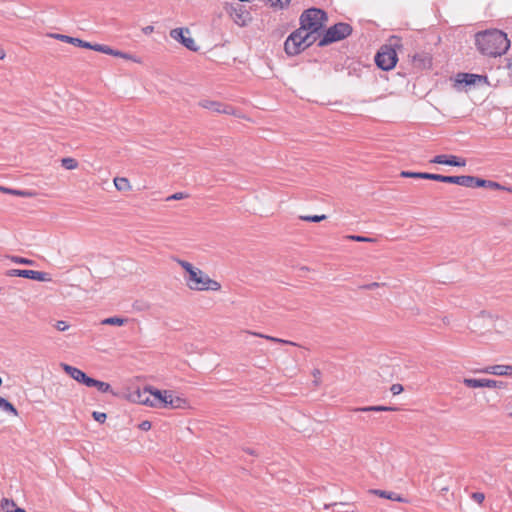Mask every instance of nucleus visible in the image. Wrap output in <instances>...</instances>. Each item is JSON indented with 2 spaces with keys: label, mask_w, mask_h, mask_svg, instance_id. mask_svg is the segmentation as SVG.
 <instances>
[{
  "label": "nucleus",
  "mask_w": 512,
  "mask_h": 512,
  "mask_svg": "<svg viewBox=\"0 0 512 512\" xmlns=\"http://www.w3.org/2000/svg\"><path fill=\"white\" fill-rule=\"evenodd\" d=\"M474 179L475 176L470 175L449 176V183L474 188Z\"/></svg>",
  "instance_id": "nucleus-17"
},
{
  "label": "nucleus",
  "mask_w": 512,
  "mask_h": 512,
  "mask_svg": "<svg viewBox=\"0 0 512 512\" xmlns=\"http://www.w3.org/2000/svg\"><path fill=\"white\" fill-rule=\"evenodd\" d=\"M430 162L435 164H444L456 167H463L466 165V160L464 158H460L455 155L445 154L436 155L433 159L430 160Z\"/></svg>",
  "instance_id": "nucleus-13"
},
{
  "label": "nucleus",
  "mask_w": 512,
  "mask_h": 512,
  "mask_svg": "<svg viewBox=\"0 0 512 512\" xmlns=\"http://www.w3.org/2000/svg\"><path fill=\"white\" fill-rule=\"evenodd\" d=\"M427 180H433L437 182H443V183H449V176L441 175V174H435V173H429L427 176Z\"/></svg>",
  "instance_id": "nucleus-35"
},
{
  "label": "nucleus",
  "mask_w": 512,
  "mask_h": 512,
  "mask_svg": "<svg viewBox=\"0 0 512 512\" xmlns=\"http://www.w3.org/2000/svg\"><path fill=\"white\" fill-rule=\"evenodd\" d=\"M353 29L348 23L339 22L329 27L323 37L318 42L319 47L327 46L331 43L341 41L351 35Z\"/></svg>",
  "instance_id": "nucleus-6"
},
{
  "label": "nucleus",
  "mask_w": 512,
  "mask_h": 512,
  "mask_svg": "<svg viewBox=\"0 0 512 512\" xmlns=\"http://www.w3.org/2000/svg\"><path fill=\"white\" fill-rule=\"evenodd\" d=\"M3 188H4L3 186H0V191H2V192H3Z\"/></svg>",
  "instance_id": "nucleus-57"
},
{
  "label": "nucleus",
  "mask_w": 512,
  "mask_h": 512,
  "mask_svg": "<svg viewBox=\"0 0 512 512\" xmlns=\"http://www.w3.org/2000/svg\"><path fill=\"white\" fill-rule=\"evenodd\" d=\"M477 187H483V188L494 189V190H508V191H511V189L502 186L498 182L491 181V180H485V179H482V178L475 177V179H474V188H477Z\"/></svg>",
  "instance_id": "nucleus-16"
},
{
  "label": "nucleus",
  "mask_w": 512,
  "mask_h": 512,
  "mask_svg": "<svg viewBox=\"0 0 512 512\" xmlns=\"http://www.w3.org/2000/svg\"><path fill=\"white\" fill-rule=\"evenodd\" d=\"M463 383L469 388H505L506 383L503 381H496L493 379H474L464 378Z\"/></svg>",
  "instance_id": "nucleus-8"
},
{
  "label": "nucleus",
  "mask_w": 512,
  "mask_h": 512,
  "mask_svg": "<svg viewBox=\"0 0 512 512\" xmlns=\"http://www.w3.org/2000/svg\"><path fill=\"white\" fill-rule=\"evenodd\" d=\"M231 15L234 16V21L235 23L239 24V25H245V19L243 17V11H242V8L239 7V9L235 8V7H231Z\"/></svg>",
  "instance_id": "nucleus-27"
},
{
  "label": "nucleus",
  "mask_w": 512,
  "mask_h": 512,
  "mask_svg": "<svg viewBox=\"0 0 512 512\" xmlns=\"http://www.w3.org/2000/svg\"><path fill=\"white\" fill-rule=\"evenodd\" d=\"M394 410H396V408L389 407V406H382V405L366 406V407H359V408L354 409V411H356V412H381V411H394Z\"/></svg>",
  "instance_id": "nucleus-20"
},
{
  "label": "nucleus",
  "mask_w": 512,
  "mask_h": 512,
  "mask_svg": "<svg viewBox=\"0 0 512 512\" xmlns=\"http://www.w3.org/2000/svg\"><path fill=\"white\" fill-rule=\"evenodd\" d=\"M187 195H185L184 193L182 192H177V193H174L172 194L171 196L167 197V201H170V200H181V199H184L186 198Z\"/></svg>",
  "instance_id": "nucleus-44"
},
{
  "label": "nucleus",
  "mask_w": 512,
  "mask_h": 512,
  "mask_svg": "<svg viewBox=\"0 0 512 512\" xmlns=\"http://www.w3.org/2000/svg\"><path fill=\"white\" fill-rule=\"evenodd\" d=\"M0 505L5 512H12L15 508H17L15 502L7 498H3Z\"/></svg>",
  "instance_id": "nucleus-32"
},
{
  "label": "nucleus",
  "mask_w": 512,
  "mask_h": 512,
  "mask_svg": "<svg viewBox=\"0 0 512 512\" xmlns=\"http://www.w3.org/2000/svg\"><path fill=\"white\" fill-rule=\"evenodd\" d=\"M126 322H127V319H126V318H121V317H117V316L109 317V318H105L104 320H102V324H103V325H117V326H122V325H124Z\"/></svg>",
  "instance_id": "nucleus-28"
},
{
  "label": "nucleus",
  "mask_w": 512,
  "mask_h": 512,
  "mask_svg": "<svg viewBox=\"0 0 512 512\" xmlns=\"http://www.w3.org/2000/svg\"><path fill=\"white\" fill-rule=\"evenodd\" d=\"M480 372L495 375V371L493 370V365L487 366V367L481 369Z\"/></svg>",
  "instance_id": "nucleus-48"
},
{
  "label": "nucleus",
  "mask_w": 512,
  "mask_h": 512,
  "mask_svg": "<svg viewBox=\"0 0 512 512\" xmlns=\"http://www.w3.org/2000/svg\"><path fill=\"white\" fill-rule=\"evenodd\" d=\"M303 32L304 31L298 28L287 37L284 43V50L287 55L295 56L305 50L303 43L304 38H301Z\"/></svg>",
  "instance_id": "nucleus-7"
},
{
  "label": "nucleus",
  "mask_w": 512,
  "mask_h": 512,
  "mask_svg": "<svg viewBox=\"0 0 512 512\" xmlns=\"http://www.w3.org/2000/svg\"><path fill=\"white\" fill-rule=\"evenodd\" d=\"M92 417L94 418L95 421L99 423H104L107 418V415L103 412L94 411L92 413Z\"/></svg>",
  "instance_id": "nucleus-39"
},
{
  "label": "nucleus",
  "mask_w": 512,
  "mask_h": 512,
  "mask_svg": "<svg viewBox=\"0 0 512 512\" xmlns=\"http://www.w3.org/2000/svg\"><path fill=\"white\" fill-rule=\"evenodd\" d=\"M94 384H91L90 387H96L98 391L102 393H107L111 391V385L107 382L99 381L93 378Z\"/></svg>",
  "instance_id": "nucleus-29"
},
{
  "label": "nucleus",
  "mask_w": 512,
  "mask_h": 512,
  "mask_svg": "<svg viewBox=\"0 0 512 512\" xmlns=\"http://www.w3.org/2000/svg\"><path fill=\"white\" fill-rule=\"evenodd\" d=\"M87 49H92V50L102 52V53H105L108 55L113 52L112 48H110L109 46H106V45H101V44H91V47H88Z\"/></svg>",
  "instance_id": "nucleus-34"
},
{
  "label": "nucleus",
  "mask_w": 512,
  "mask_h": 512,
  "mask_svg": "<svg viewBox=\"0 0 512 512\" xmlns=\"http://www.w3.org/2000/svg\"><path fill=\"white\" fill-rule=\"evenodd\" d=\"M315 33L316 32H312L310 30H304L302 33L301 38H304L303 43L305 49L310 47L316 41V37L314 36Z\"/></svg>",
  "instance_id": "nucleus-24"
},
{
  "label": "nucleus",
  "mask_w": 512,
  "mask_h": 512,
  "mask_svg": "<svg viewBox=\"0 0 512 512\" xmlns=\"http://www.w3.org/2000/svg\"><path fill=\"white\" fill-rule=\"evenodd\" d=\"M7 276L10 277H22L36 281H47L48 275L45 272L26 270V269H11L7 271Z\"/></svg>",
  "instance_id": "nucleus-9"
},
{
  "label": "nucleus",
  "mask_w": 512,
  "mask_h": 512,
  "mask_svg": "<svg viewBox=\"0 0 512 512\" xmlns=\"http://www.w3.org/2000/svg\"><path fill=\"white\" fill-rule=\"evenodd\" d=\"M186 282L190 289L197 291H218L221 288L219 282L211 279L198 268L187 277Z\"/></svg>",
  "instance_id": "nucleus-5"
},
{
  "label": "nucleus",
  "mask_w": 512,
  "mask_h": 512,
  "mask_svg": "<svg viewBox=\"0 0 512 512\" xmlns=\"http://www.w3.org/2000/svg\"><path fill=\"white\" fill-rule=\"evenodd\" d=\"M320 375H321L320 370L315 369V370H314V372H313V376H314L316 379H318Z\"/></svg>",
  "instance_id": "nucleus-51"
},
{
  "label": "nucleus",
  "mask_w": 512,
  "mask_h": 512,
  "mask_svg": "<svg viewBox=\"0 0 512 512\" xmlns=\"http://www.w3.org/2000/svg\"><path fill=\"white\" fill-rule=\"evenodd\" d=\"M300 29L318 32L322 29L325 22L328 20L327 14L324 10L319 8H309L305 10L300 16Z\"/></svg>",
  "instance_id": "nucleus-3"
},
{
  "label": "nucleus",
  "mask_w": 512,
  "mask_h": 512,
  "mask_svg": "<svg viewBox=\"0 0 512 512\" xmlns=\"http://www.w3.org/2000/svg\"><path fill=\"white\" fill-rule=\"evenodd\" d=\"M254 335H256V333H254ZM257 336L263 337V338H265L267 340H270V341H273V342H279V343H284V344H288L289 343L286 340L275 338V337L268 336V335L257 334Z\"/></svg>",
  "instance_id": "nucleus-42"
},
{
  "label": "nucleus",
  "mask_w": 512,
  "mask_h": 512,
  "mask_svg": "<svg viewBox=\"0 0 512 512\" xmlns=\"http://www.w3.org/2000/svg\"><path fill=\"white\" fill-rule=\"evenodd\" d=\"M188 407V402L186 399L175 396L173 394L172 398L169 400V408L171 409H185Z\"/></svg>",
  "instance_id": "nucleus-19"
},
{
  "label": "nucleus",
  "mask_w": 512,
  "mask_h": 512,
  "mask_svg": "<svg viewBox=\"0 0 512 512\" xmlns=\"http://www.w3.org/2000/svg\"><path fill=\"white\" fill-rule=\"evenodd\" d=\"M270 7L274 9H285L289 6L291 0H267Z\"/></svg>",
  "instance_id": "nucleus-30"
},
{
  "label": "nucleus",
  "mask_w": 512,
  "mask_h": 512,
  "mask_svg": "<svg viewBox=\"0 0 512 512\" xmlns=\"http://www.w3.org/2000/svg\"><path fill=\"white\" fill-rule=\"evenodd\" d=\"M139 429H141L142 431H148L151 429V422L145 420V421H142L140 424H139Z\"/></svg>",
  "instance_id": "nucleus-46"
},
{
  "label": "nucleus",
  "mask_w": 512,
  "mask_h": 512,
  "mask_svg": "<svg viewBox=\"0 0 512 512\" xmlns=\"http://www.w3.org/2000/svg\"><path fill=\"white\" fill-rule=\"evenodd\" d=\"M475 45L482 55L497 57L507 52L510 41L506 33L492 29L476 33Z\"/></svg>",
  "instance_id": "nucleus-1"
},
{
  "label": "nucleus",
  "mask_w": 512,
  "mask_h": 512,
  "mask_svg": "<svg viewBox=\"0 0 512 512\" xmlns=\"http://www.w3.org/2000/svg\"><path fill=\"white\" fill-rule=\"evenodd\" d=\"M373 493L378 495L381 498H386V499H390V500H394V501H398V502L404 501V499L401 496L397 495L394 492L377 489V490H373Z\"/></svg>",
  "instance_id": "nucleus-22"
},
{
  "label": "nucleus",
  "mask_w": 512,
  "mask_h": 512,
  "mask_svg": "<svg viewBox=\"0 0 512 512\" xmlns=\"http://www.w3.org/2000/svg\"><path fill=\"white\" fill-rule=\"evenodd\" d=\"M62 367L64 371L75 381L90 387L91 384H94L93 378L89 377L86 373H84L82 370L73 367L68 364H62Z\"/></svg>",
  "instance_id": "nucleus-10"
},
{
  "label": "nucleus",
  "mask_w": 512,
  "mask_h": 512,
  "mask_svg": "<svg viewBox=\"0 0 512 512\" xmlns=\"http://www.w3.org/2000/svg\"><path fill=\"white\" fill-rule=\"evenodd\" d=\"M5 56H6V52H5V50H4V49H2V48H0V59H1V60H2V59H4V58H5Z\"/></svg>",
  "instance_id": "nucleus-52"
},
{
  "label": "nucleus",
  "mask_w": 512,
  "mask_h": 512,
  "mask_svg": "<svg viewBox=\"0 0 512 512\" xmlns=\"http://www.w3.org/2000/svg\"><path fill=\"white\" fill-rule=\"evenodd\" d=\"M12 512H27L26 510H24L23 508H15Z\"/></svg>",
  "instance_id": "nucleus-55"
},
{
  "label": "nucleus",
  "mask_w": 512,
  "mask_h": 512,
  "mask_svg": "<svg viewBox=\"0 0 512 512\" xmlns=\"http://www.w3.org/2000/svg\"><path fill=\"white\" fill-rule=\"evenodd\" d=\"M507 413L510 417H512V404L507 406Z\"/></svg>",
  "instance_id": "nucleus-53"
},
{
  "label": "nucleus",
  "mask_w": 512,
  "mask_h": 512,
  "mask_svg": "<svg viewBox=\"0 0 512 512\" xmlns=\"http://www.w3.org/2000/svg\"><path fill=\"white\" fill-rule=\"evenodd\" d=\"M245 452H247L250 455H256L255 451L250 448L245 449Z\"/></svg>",
  "instance_id": "nucleus-54"
},
{
  "label": "nucleus",
  "mask_w": 512,
  "mask_h": 512,
  "mask_svg": "<svg viewBox=\"0 0 512 512\" xmlns=\"http://www.w3.org/2000/svg\"><path fill=\"white\" fill-rule=\"evenodd\" d=\"M338 503H333V504H325L324 505V509H329L331 506H336Z\"/></svg>",
  "instance_id": "nucleus-56"
},
{
  "label": "nucleus",
  "mask_w": 512,
  "mask_h": 512,
  "mask_svg": "<svg viewBox=\"0 0 512 512\" xmlns=\"http://www.w3.org/2000/svg\"><path fill=\"white\" fill-rule=\"evenodd\" d=\"M378 286H379V283L373 282V283H370V284L362 286V288L366 289V290H373V289H375Z\"/></svg>",
  "instance_id": "nucleus-49"
},
{
  "label": "nucleus",
  "mask_w": 512,
  "mask_h": 512,
  "mask_svg": "<svg viewBox=\"0 0 512 512\" xmlns=\"http://www.w3.org/2000/svg\"><path fill=\"white\" fill-rule=\"evenodd\" d=\"M173 392L170 390H158L146 386L142 390H137L131 395L133 401L156 408H169V400Z\"/></svg>",
  "instance_id": "nucleus-2"
},
{
  "label": "nucleus",
  "mask_w": 512,
  "mask_h": 512,
  "mask_svg": "<svg viewBox=\"0 0 512 512\" xmlns=\"http://www.w3.org/2000/svg\"><path fill=\"white\" fill-rule=\"evenodd\" d=\"M55 37L63 42H67V43H71L75 46H78V47H83V48H88V47H91V43L90 42H86L84 40H81L79 38H74V37H71V36H68V35H62V34H57L55 35Z\"/></svg>",
  "instance_id": "nucleus-18"
},
{
  "label": "nucleus",
  "mask_w": 512,
  "mask_h": 512,
  "mask_svg": "<svg viewBox=\"0 0 512 512\" xmlns=\"http://www.w3.org/2000/svg\"><path fill=\"white\" fill-rule=\"evenodd\" d=\"M61 165L67 170H73L78 167V162L74 158L67 157L61 160Z\"/></svg>",
  "instance_id": "nucleus-31"
},
{
  "label": "nucleus",
  "mask_w": 512,
  "mask_h": 512,
  "mask_svg": "<svg viewBox=\"0 0 512 512\" xmlns=\"http://www.w3.org/2000/svg\"><path fill=\"white\" fill-rule=\"evenodd\" d=\"M347 238L352 241H357V242H374L375 241L373 238L360 236V235H349V236H347Z\"/></svg>",
  "instance_id": "nucleus-38"
},
{
  "label": "nucleus",
  "mask_w": 512,
  "mask_h": 512,
  "mask_svg": "<svg viewBox=\"0 0 512 512\" xmlns=\"http://www.w3.org/2000/svg\"><path fill=\"white\" fill-rule=\"evenodd\" d=\"M506 367H507V369H506L505 376H512V366L506 365Z\"/></svg>",
  "instance_id": "nucleus-50"
},
{
  "label": "nucleus",
  "mask_w": 512,
  "mask_h": 512,
  "mask_svg": "<svg viewBox=\"0 0 512 512\" xmlns=\"http://www.w3.org/2000/svg\"><path fill=\"white\" fill-rule=\"evenodd\" d=\"M428 172H412V171H402L400 173L401 177L404 178H415V179H426L428 176Z\"/></svg>",
  "instance_id": "nucleus-26"
},
{
  "label": "nucleus",
  "mask_w": 512,
  "mask_h": 512,
  "mask_svg": "<svg viewBox=\"0 0 512 512\" xmlns=\"http://www.w3.org/2000/svg\"><path fill=\"white\" fill-rule=\"evenodd\" d=\"M391 41H395V43L383 45L375 55L376 65L384 71L393 69L398 60L394 47L399 46L400 40L397 37H393Z\"/></svg>",
  "instance_id": "nucleus-4"
},
{
  "label": "nucleus",
  "mask_w": 512,
  "mask_h": 512,
  "mask_svg": "<svg viewBox=\"0 0 512 512\" xmlns=\"http://www.w3.org/2000/svg\"><path fill=\"white\" fill-rule=\"evenodd\" d=\"M55 328L58 331H66L69 328V324L66 321L59 320L56 322Z\"/></svg>",
  "instance_id": "nucleus-41"
},
{
  "label": "nucleus",
  "mask_w": 512,
  "mask_h": 512,
  "mask_svg": "<svg viewBox=\"0 0 512 512\" xmlns=\"http://www.w3.org/2000/svg\"><path fill=\"white\" fill-rule=\"evenodd\" d=\"M179 264L188 273V276H190L192 272H194L197 269L191 263L184 260H179Z\"/></svg>",
  "instance_id": "nucleus-37"
},
{
  "label": "nucleus",
  "mask_w": 512,
  "mask_h": 512,
  "mask_svg": "<svg viewBox=\"0 0 512 512\" xmlns=\"http://www.w3.org/2000/svg\"><path fill=\"white\" fill-rule=\"evenodd\" d=\"M412 64L417 69H429L432 66V56L428 52H418L412 57Z\"/></svg>",
  "instance_id": "nucleus-14"
},
{
  "label": "nucleus",
  "mask_w": 512,
  "mask_h": 512,
  "mask_svg": "<svg viewBox=\"0 0 512 512\" xmlns=\"http://www.w3.org/2000/svg\"><path fill=\"white\" fill-rule=\"evenodd\" d=\"M3 192L19 197H32L34 195V193L29 190H17L12 188H3Z\"/></svg>",
  "instance_id": "nucleus-25"
},
{
  "label": "nucleus",
  "mask_w": 512,
  "mask_h": 512,
  "mask_svg": "<svg viewBox=\"0 0 512 512\" xmlns=\"http://www.w3.org/2000/svg\"><path fill=\"white\" fill-rule=\"evenodd\" d=\"M457 82L466 86H476L488 83L487 76L473 73H459Z\"/></svg>",
  "instance_id": "nucleus-12"
},
{
  "label": "nucleus",
  "mask_w": 512,
  "mask_h": 512,
  "mask_svg": "<svg viewBox=\"0 0 512 512\" xmlns=\"http://www.w3.org/2000/svg\"><path fill=\"white\" fill-rule=\"evenodd\" d=\"M109 55H113V56L121 57V58H128V55L126 53L118 51V50H114V49H113V52L110 53Z\"/></svg>",
  "instance_id": "nucleus-47"
},
{
  "label": "nucleus",
  "mask_w": 512,
  "mask_h": 512,
  "mask_svg": "<svg viewBox=\"0 0 512 512\" xmlns=\"http://www.w3.org/2000/svg\"><path fill=\"white\" fill-rule=\"evenodd\" d=\"M393 395H398L403 391V386L401 384H393L390 388Z\"/></svg>",
  "instance_id": "nucleus-45"
},
{
  "label": "nucleus",
  "mask_w": 512,
  "mask_h": 512,
  "mask_svg": "<svg viewBox=\"0 0 512 512\" xmlns=\"http://www.w3.org/2000/svg\"><path fill=\"white\" fill-rule=\"evenodd\" d=\"M185 34H189L188 29L175 28V29H172L170 32V36L173 39L182 43L187 49H189L191 51H196L197 47H196L194 39L191 38L190 36H186Z\"/></svg>",
  "instance_id": "nucleus-11"
},
{
  "label": "nucleus",
  "mask_w": 512,
  "mask_h": 512,
  "mask_svg": "<svg viewBox=\"0 0 512 512\" xmlns=\"http://www.w3.org/2000/svg\"><path fill=\"white\" fill-rule=\"evenodd\" d=\"M301 220L303 221H308V222H320L324 219H326V215H306V216H300L299 217Z\"/></svg>",
  "instance_id": "nucleus-36"
},
{
  "label": "nucleus",
  "mask_w": 512,
  "mask_h": 512,
  "mask_svg": "<svg viewBox=\"0 0 512 512\" xmlns=\"http://www.w3.org/2000/svg\"><path fill=\"white\" fill-rule=\"evenodd\" d=\"M0 410L3 412L12 414L13 416H18V411L14 407V405L9 402L7 399L0 396Z\"/></svg>",
  "instance_id": "nucleus-21"
},
{
  "label": "nucleus",
  "mask_w": 512,
  "mask_h": 512,
  "mask_svg": "<svg viewBox=\"0 0 512 512\" xmlns=\"http://www.w3.org/2000/svg\"><path fill=\"white\" fill-rule=\"evenodd\" d=\"M506 369V365H493V370L495 371L496 376H505Z\"/></svg>",
  "instance_id": "nucleus-40"
},
{
  "label": "nucleus",
  "mask_w": 512,
  "mask_h": 512,
  "mask_svg": "<svg viewBox=\"0 0 512 512\" xmlns=\"http://www.w3.org/2000/svg\"><path fill=\"white\" fill-rule=\"evenodd\" d=\"M471 497L474 501H476L479 504H481L485 499V495L481 492H474L472 493Z\"/></svg>",
  "instance_id": "nucleus-43"
},
{
  "label": "nucleus",
  "mask_w": 512,
  "mask_h": 512,
  "mask_svg": "<svg viewBox=\"0 0 512 512\" xmlns=\"http://www.w3.org/2000/svg\"><path fill=\"white\" fill-rule=\"evenodd\" d=\"M8 258L16 263V264H23V265H34L35 261L34 260H31V259H28V258H24V257H20V256H8Z\"/></svg>",
  "instance_id": "nucleus-33"
},
{
  "label": "nucleus",
  "mask_w": 512,
  "mask_h": 512,
  "mask_svg": "<svg viewBox=\"0 0 512 512\" xmlns=\"http://www.w3.org/2000/svg\"><path fill=\"white\" fill-rule=\"evenodd\" d=\"M114 185L118 191H127L131 189L130 182L125 177L114 178Z\"/></svg>",
  "instance_id": "nucleus-23"
},
{
  "label": "nucleus",
  "mask_w": 512,
  "mask_h": 512,
  "mask_svg": "<svg viewBox=\"0 0 512 512\" xmlns=\"http://www.w3.org/2000/svg\"><path fill=\"white\" fill-rule=\"evenodd\" d=\"M199 105L202 108L211 110L216 113L231 114L233 111V108L231 106L224 105L217 101L202 100L199 102Z\"/></svg>",
  "instance_id": "nucleus-15"
}]
</instances>
